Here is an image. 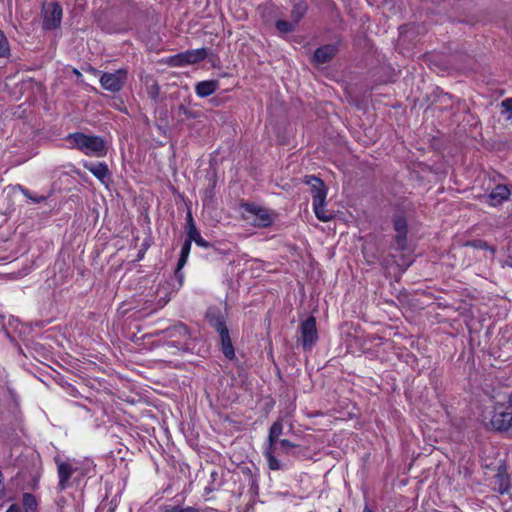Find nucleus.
<instances>
[{
  "label": "nucleus",
  "mask_w": 512,
  "mask_h": 512,
  "mask_svg": "<svg viewBox=\"0 0 512 512\" xmlns=\"http://www.w3.org/2000/svg\"><path fill=\"white\" fill-rule=\"evenodd\" d=\"M157 336H161L159 341L163 344L172 348L176 351L191 352L193 350L191 337L188 327L177 322L176 324L156 332Z\"/></svg>",
  "instance_id": "1"
},
{
  "label": "nucleus",
  "mask_w": 512,
  "mask_h": 512,
  "mask_svg": "<svg viewBox=\"0 0 512 512\" xmlns=\"http://www.w3.org/2000/svg\"><path fill=\"white\" fill-rule=\"evenodd\" d=\"M66 139L70 143V148L77 149L85 155L97 158L107 155V142L101 136L75 132L69 134Z\"/></svg>",
  "instance_id": "2"
},
{
  "label": "nucleus",
  "mask_w": 512,
  "mask_h": 512,
  "mask_svg": "<svg viewBox=\"0 0 512 512\" xmlns=\"http://www.w3.org/2000/svg\"><path fill=\"white\" fill-rule=\"evenodd\" d=\"M300 452L301 449L299 445L287 439H281L276 443L275 449H272L271 445L266 446L263 454L267 460V465L270 470H283L286 466L277 459V455H291L298 457Z\"/></svg>",
  "instance_id": "3"
},
{
  "label": "nucleus",
  "mask_w": 512,
  "mask_h": 512,
  "mask_svg": "<svg viewBox=\"0 0 512 512\" xmlns=\"http://www.w3.org/2000/svg\"><path fill=\"white\" fill-rule=\"evenodd\" d=\"M491 427L498 432H507L512 428V397L496 402L490 420Z\"/></svg>",
  "instance_id": "4"
},
{
  "label": "nucleus",
  "mask_w": 512,
  "mask_h": 512,
  "mask_svg": "<svg viewBox=\"0 0 512 512\" xmlns=\"http://www.w3.org/2000/svg\"><path fill=\"white\" fill-rule=\"evenodd\" d=\"M241 207L247 213L245 219L249 220L252 218L253 220L250 223L257 228L270 227L277 216L276 213L255 203H243Z\"/></svg>",
  "instance_id": "5"
},
{
  "label": "nucleus",
  "mask_w": 512,
  "mask_h": 512,
  "mask_svg": "<svg viewBox=\"0 0 512 512\" xmlns=\"http://www.w3.org/2000/svg\"><path fill=\"white\" fill-rule=\"evenodd\" d=\"M298 332L300 333L298 341L301 343L303 350L310 351L318 341L315 317L309 316L302 321L298 327Z\"/></svg>",
  "instance_id": "6"
},
{
  "label": "nucleus",
  "mask_w": 512,
  "mask_h": 512,
  "mask_svg": "<svg viewBox=\"0 0 512 512\" xmlns=\"http://www.w3.org/2000/svg\"><path fill=\"white\" fill-rule=\"evenodd\" d=\"M207 56V48L187 50L185 52H181L176 55L170 56L167 60V64L170 67H182L203 61Z\"/></svg>",
  "instance_id": "7"
},
{
  "label": "nucleus",
  "mask_w": 512,
  "mask_h": 512,
  "mask_svg": "<svg viewBox=\"0 0 512 512\" xmlns=\"http://www.w3.org/2000/svg\"><path fill=\"white\" fill-rule=\"evenodd\" d=\"M128 79V70L120 68L113 73L104 72L100 77V84L103 89L117 93L123 89Z\"/></svg>",
  "instance_id": "8"
},
{
  "label": "nucleus",
  "mask_w": 512,
  "mask_h": 512,
  "mask_svg": "<svg viewBox=\"0 0 512 512\" xmlns=\"http://www.w3.org/2000/svg\"><path fill=\"white\" fill-rule=\"evenodd\" d=\"M54 461L57 466V474L59 478L57 489L59 492H63L70 486L69 480L78 468L70 461H63L58 456L54 458Z\"/></svg>",
  "instance_id": "9"
},
{
  "label": "nucleus",
  "mask_w": 512,
  "mask_h": 512,
  "mask_svg": "<svg viewBox=\"0 0 512 512\" xmlns=\"http://www.w3.org/2000/svg\"><path fill=\"white\" fill-rule=\"evenodd\" d=\"M393 228L396 232L395 243L399 250H405L407 247L408 222L404 214L397 213L392 218Z\"/></svg>",
  "instance_id": "10"
},
{
  "label": "nucleus",
  "mask_w": 512,
  "mask_h": 512,
  "mask_svg": "<svg viewBox=\"0 0 512 512\" xmlns=\"http://www.w3.org/2000/svg\"><path fill=\"white\" fill-rule=\"evenodd\" d=\"M63 10L58 2L51 4L50 8L46 9L43 18V28L45 30H54L61 24Z\"/></svg>",
  "instance_id": "11"
},
{
  "label": "nucleus",
  "mask_w": 512,
  "mask_h": 512,
  "mask_svg": "<svg viewBox=\"0 0 512 512\" xmlns=\"http://www.w3.org/2000/svg\"><path fill=\"white\" fill-rule=\"evenodd\" d=\"M304 183L311 187L312 203H321L326 200L327 188L320 178L307 175L304 177Z\"/></svg>",
  "instance_id": "12"
},
{
  "label": "nucleus",
  "mask_w": 512,
  "mask_h": 512,
  "mask_svg": "<svg viewBox=\"0 0 512 512\" xmlns=\"http://www.w3.org/2000/svg\"><path fill=\"white\" fill-rule=\"evenodd\" d=\"M206 320L209 325L215 329L218 334L223 333L225 330H228L226 322L224 320V316L222 312L217 307H210L206 312Z\"/></svg>",
  "instance_id": "13"
},
{
  "label": "nucleus",
  "mask_w": 512,
  "mask_h": 512,
  "mask_svg": "<svg viewBox=\"0 0 512 512\" xmlns=\"http://www.w3.org/2000/svg\"><path fill=\"white\" fill-rule=\"evenodd\" d=\"M510 195L511 190L510 188H508L507 185L498 184L488 195L484 197L487 199L486 202L489 203L491 206H497L502 202L508 200Z\"/></svg>",
  "instance_id": "14"
},
{
  "label": "nucleus",
  "mask_w": 512,
  "mask_h": 512,
  "mask_svg": "<svg viewBox=\"0 0 512 512\" xmlns=\"http://www.w3.org/2000/svg\"><path fill=\"white\" fill-rule=\"evenodd\" d=\"M510 488V476L505 466L498 468L497 474L493 478V490L499 494H505Z\"/></svg>",
  "instance_id": "15"
},
{
  "label": "nucleus",
  "mask_w": 512,
  "mask_h": 512,
  "mask_svg": "<svg viewBox=\"0 0 512 512\" xmlns=\"http://www.w3.org/2000/svg\"><path fill=\"white\" fill-rule=\"evenodd\" d=\"M338 48L335 44H326L317 48L313 55V61L317 64H325L331 61L337 54Z\"/></svg>",
  "instance_id": "16"
},
{
  "label": "nucleus",
  "mask_w": 512,
  "mask_h": 512,
  "mask_svg": "<svg viewBox=\"0 0 512 512\" xmlns=\"http://www.w3.org/2000/svg\"><path fill=\"white\" fill-rule=\"evenodd\" d=\"M26 476H27V473L25 471H20V472H18L16 474L15 481H17V487L20 490L36 489L38 487L39 480H40V477H41L40 470L36 469L34 474H30L31 480H30V482L27 485L20 484L19 482L24 481L26 479Z\"/></svg>",
  "instance_id": "17"
},
{
  "label": "nucleus",
  "mask_w": 512,
  "mask_h": 512,
  "mask_svg": "<svg viewBox=\"0 0 512 512\" xmlns=\"http://www.w3.org/2000/svg\"><path fill=\"white\" fill-rule=\"evenodd\" d=\"M219 87V82L217 80H205L198 82L195 86V92L199 97H208Z\"/></svg>",
  "instance_id": "18"
},
{
  "label": "nucleus",
  "mask_w": 512,
  "mask_h": 512,
  "mask_svg": "<svg viewBox=\"0 0 512 512\" xmlns=\"http://www.w3.org/2000/svg\"><path fill=\"white\" fill-rule=\"evenodd\" d=\"M83 167L92 173L97 179L103 181L106 177L109 176V169L106 163L99 162H85Z\"/></svg>",
  "instance_id": "19"
},
{
  "label": "nucleus",
  "mask_w": 512,
  "mask_h": 512,
  "mask_svg": "<svg viewBox=\"0 0 512 512\" xmlns=\"http://www.w3.org/2000/svg\"><path fill=\"white\" fill-rule=\"evenodd\" d=\"M283 434V423H282V419L279 418L277 419L270 427L269 429V434H268V443L266 446H270L272 447V449H275V445L278 441H280L281 439H279V437Z\"/></svg>",
  "instance_id": "20"
},
{
  "label": "nucleus",
  "mask_w": 512,
  "mask_h": 512,
  "mask_svg": "<svg viewBox=\"0 0 512 512\" xmlns=\"http://www.w3.org/2000/svg\"><path fill=\"white\" fill-rule=\"evenodd\" d=\"M219 337L224 356L229 360H233L235 358V350L229 335V330H225L223 333L219 334Z\"/></svg>",
  "instance_id": "21"
},
{
  "label": "nucleus",
  "mask_w": 512,
  "mask_h": 512,
  "mask_svg": "<svg viewBox=\"0 0 512 512\" xmlns=\"http://www.w3.org/2000/svg\"><path fill=\"white\" fill-rule=\"evenodd\" d=\"M314 213L320 221L328 222L334 218L333 212L326 209V200L321 203H312Z\"/></svg>",
  "instance_id": "22"
},
{
  "label": "nucleus",
  "mask_w": 512,
  "mask_h": 512,
  "mask_svg": "<svg viewBox=\"0 0 512 512\" xmlns=\"http://www.w3.org/2000/svg\"><path fill=\"white\" fill-rule=\"evenodd\" d=\"M22 506V512H39L37 499L31 493H23Z\"/></svg>",
  "instance_id": "23"
},
{
  "label": "nucleus",
  "mask_w": 512,
  "mask_h": 512,
  "mask_svg": "<svg viewBox=\"0 0 512 512\" xmlns=\"http://www.w3.org/2000/svg\"><path fill=\"white\" fill-rule=\"evenodd\" d=\"M308 6L306 2L299 1L295 3L291 10V20L295 22L296 25L299 24L300 20L304 17V15L307 13Z\"/></svg>",
  "instance_id": "24"
},
{
  "label": "nucleus",
  "mask_w": 512,
  "mask_h": 512,
  "mask_svg": "<svg viewBox=\"0 0 512 512\" xmlns=\"http://www.w3.org/2000/svg\"><path fill=\"white\" fill-rule=\"evenodd\" d=\"M210 482L204 488V492L206 495L218 490L222 486V479L218 473V471L213 470L210 474Z\"/></svg>",
  "instance_id": "25"
},
{
  "label": "nucleus",
  "mask_w": 512,
  "mask_h": 512,
  "mask_svg": "<svg viewBox=\"0 0 512 512\" xmlns=\"http://www.w3.org/2000/svg\"><path fill=\"white\" fill-rule=\"evenodd\" d=\"M187 238L191 241V242H195V244L197 246H200L202 248H213L215 251H217V249L214 247V245L208 241H206L200 234L199 230L193 232V233H187Z\"/></svg>",
  "instance_id": "26"
},
{
  "label": "nucleus",
  "mask_w": 512,
  "mask_h": 512,
  "mask_svg": "<svg viewBox=\"0 0 512 512\" xmlns=\"http://www.w3.org/2000/svg\"><path fill=\"white\" fill-rule=\"evenodd\" d=\"M297 26L298 25H296L292 20L286 21L279 19L275 22V27L280 34H288L294 32Z\"/></svg>",
  "instance_id": "27"
},
{
  "label": "nucleus",
  "mask_w": 512,
  "mask_h": 512,
  "mask_svg": "<svg viewBox=\"0 0 512 512\" xmlns=\"http://www.w3.org/2000/svg\"><path fill=\"white\" fill-rule=\"evenodd\" d=\"M146 91H147L148 96L152 100H154V101L158 100V97L160 94V86L155 79L150 78L149 80L146 81Z\"/></svg>",
  "instance_id": "28"
},
{
  "label": "nucleus",
  "mask_w": 512,
  "mask_h": 512,
  "mask_svg": "<svg viewBox=\"0 0 512 512\" xmlns=\"http://www.w3.org/2000/svg\"><path fill=\"white\" fill-rule=\"evenodd\" d=\"M191 244L192 242L186 237L182 247H181V251H180V255H179V259H178V263H179V268H183L188 260V257H189V253H190V250H191Z\"/></svg>",
  "instance_id": "29"
},
{
  "label": "nucleus",
  "mask_w": 512,
  "mask_h": 512,
  "mask_svg": "<svg viewBox=\"0 0 512 512\" xmlns=\"http://www.w3.org/2000/svg\"><path fill=\"white\" fill-rule=\"evenodd\" d=\"M18 189L20 192L29 200L33 201L34 203H41L49 198L50 195L43 196V195H34L29 189L25 188L22 185H18Z\"/></svg>",
  "instance_id": "30"
},
{
  "label": "nucleus",
  "mask_w": 512,
  "mask_h": 512,
  "mask_svg": "<svg viewBox=\"0 0 512 512\" xmlns=\"http://www.w3.org/2000/svg\"><path fill=\"white\" fill-rule=\"evenodd\" d=\"M10 56V44L4 32L0 30V58Z\"/></svg>",
  "instance_id": "31"
},
{
  "label": "nucleus",
  "mask_w": 512,
  "mask_h": 512,
  "mask_svg": "<svg viewBox=\"0 0 512 512\" xmlns=\"http://www.w3.org/2000/svg\"><path fill=\"white\" fill-rule=\"evenodd\" d=\"M162 512H199V509L195 507H181L178 505L172 506L167 505L163 507Z\"/></svg>",
  "instance_id": "32"
},
{
  "label": "nucleus",
  "mask_w": 512,
  "mask_h": 512,
  "mask_svg": "<svg viewBox=\"0 0 512 512\" xmlns=\"http://www.w3.org/2000/svg\"><path fill=\"white\" fill-rule=\"evenodd\" d=\"M178 112L182 113L188 119H196L200 116L198 111L192 110L184 104L178 106Z\"/></svg>",
  "instance_id": "33"
},
{
  "label": "nucleus",
  "mask_w": 512,
  "mask_h": 512,
  "mask_svg": "<svg viewBox=\"0 0 512 512\" xmlns=\"http://www.w3.org/2000/svg\"><path fill=\"white\" fill-rule=\"evenodd\" d=\"M467 245L471 246L475 249H482V250L490 249L489 244L482 239L472 240V241L468 242ZM491 250L494 251L493 248H491Z\"/></svg>",
  "instance_id": "34"
},
{
  "label": "nucleus",
  "mask_w": 512,
  "mask_h": 512,
  "mask_svg": "<svg viewBox=\"0 0 512 512\" xmlns=\"http://www.w3.org/2000/svg\"><path fill=\"white\" fill-rule=\"evenodd\" d=\"M186 220H187V233H193L198 230L190 211L187 213Z\"/></svg>",
  "instance_id": "35"
},
{
  "label": "nucleus",
  "mask_w": 512,
  "mask_h": 512,
  "mask_svg": "<svg viewBox=\"0 0 512 512\" xmlns=\"http://www.w3.org/2000/svg\"><path fill=\"white\" fill-rule=\"evenodd\" d=\"M174 277H175V280L178 282L177 289H179L183 285V282H184V273L182 272V268H179V263H177V267L174 272Z\"/></svg>",
  "instance_id": "36"
},
{
  "label": "nucleus",
  "mask_w": 512,
  "mask_h": 512,
  "mask_svg": "<svg viewBox=\"0 0 512 512\" xmlns=\"http://www.w3.org/2000/svg\"><path fill=\"white\" fill-rule=\"evenodd\" d=\"M501 106L506 112H509V118L512 117V97L506 98L501 102Z\"/></svg>",
  "instance_id": "37"
},
{
  "label": "nucleus",
  "mask_w": 512,
  "mask_h": 512,
  "mask_svg": "<svg viewBox=\"0 0 512 512\" xmlns=\"http://www.w3.org/2000/svg\"><path fill=\"white\" fill-rule=\"evenodd\" d=\"M5 512H22V509L19 504L13 503L8 507V509Z\"/></svg>",
  "instance_id": "38"
},
{
  "label": "nucleus",
  "mask_w": 512,
  "mask_h": 512,
  "mask_svg": "<svg viewBox=\"0 0 512 512\" xmlns=\"http://www.w3.org/2000/svg\"><path fill=\"white\" fill-rule=\"evenodd\" d=\"M272 10H273V6H265V7L263 8L262 16H264V13H265V12H272Z\"/></svg>",
  "instance_id": "39"
},
{
  "label": "nucleus",
  "mask_w": 512,
  "mask_h": 512,
  "mask_svg": "<svg viewBox=\"0 0 512 512\" xmlns=\"http://www.w3.org/2000/svg\"><path fill=\"white\" fill-rule=\"evenodd\" d=\"M363 512H373L368 506H365Z\"/></svg>",
  "instance_id": "40"
},
{
  "label": "nucleus",
  "mask_w": 512,
  "mask_h": 512,
  "mask_svg": "<svg viewBox=\"0 0 512 512\" xmlns=\"http://www.w3.org/2000/svg\"><path fill=\"white\" fill-rule=\"evenodd\" d=\"M2 476V472L0 471V477Z\"/></svg>",
  "instance_id": "41"
},
{
  "label": "nucleus",
  "mask_w": 512,
  "mask_h": 512,
  "mask_svg": "<svg viewBox=\"0 0 512 512\" xmlns=\"http://www.w3.org/2000/svg\"><path fill=\"white\" fill-rule=\"evenodd\" d=\"M510 190H511V192H512V185H511V189H510Z\"/></svg>",
  "instance_id": "42"
}]
</instances>
